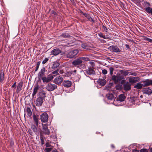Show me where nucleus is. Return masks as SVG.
Instances as JSON below:
<instances>
[{
  "label": "nucleus",
  "mask_w": 152,
  "mask_h": 152,
  "mask_svg": "<svg viewBox=\"0 0 152 152\" xmlns=\"http://www.w3.org/2000/svg\"><path fill=\"white\" fill-rule=\"evenodd\" d=\"M79 53V50L77 49H75L69 51L66 54L67 57L69 58H73L76 56Z\"/></svg>",
  "instance_id": "nucleus-1"
},
{
  "label": "nucleus",
  "mask_w": 152,
  "mask_h": 152,
  "mask_svg": "<svg viewBox=\"0 0 152 152\" xmlns=\"http://www.w3.org/2000/svg\"><path fill=\"white\" fill-rule=\"evenodd\" d=\"M111 76L112 80L115 83H118L119 81L124 78V77L123 76H121L120 74L118 75H113Z\"/></svg>",
  "instance_id": "nucleus-2"
},
{
  "label": "nucleus",
  "mask_w": 152,
  "mask_h": 152,
  "mask_svg": "<svg viewBox=\"0 0 152 152\" xmlns=\"http://www.w3.org/2000/svg\"><path fill=\"white\" fill-rule=\"evenodd\" d=\"M43 94L44 96L42 97L39 96L35 102L36 105L37 106L39 107L42 105L43 102V100L45 97V93H43Z\"/></svg>",
  "instance_id": "nucleus-3"
},
{
  "label": "nucleus",
  "mask_w": 152,
  "mask_h": 152,
  "mask_svg": "<svg viewBox=\"0 0 152 152\" xmlns=\"http://www.w3.org/2000/svg\"><path fill=\"white\" fill-rule=\"evenodd\" d=\"M48 116L46 113H43L40 116L41 121L43 123H46L48 121Z\"/></svg>",
  "instance_id": "nucleus-4"
},
{
  "label": "nucleus",
  "mask_w": 152,
  "mask_h": 152,
  "mask_svg": "<svg viewBox=\"0 0 152 152\" xmlns=\"http://www.w3.org/2000/svg\"><path fill=\"white\" fill-rule=\"evenodd\" d=\"M42 132L44 134L49 135L50 134V130L48 129L47 124H42Z\"/></svg>",
  "instance_id": "nucleus-5"
},
{
  "label": "nucleus",
  "mask_w": 152,
  "mask_h": 152,
  "mask_svg": "<svg viewBox=\"0 0 152 152\" xmlns=\"http://www.w3.org/2000/svg\"><path fill=\"white\" fill-rule=\"evenodd\" d=\"M57 86L55 84H53L49 83L46 86V89L49 91H53L57 88Z\"/></svg>",
  "instance_id": "nucleus-6"
},
{
  "label": "nucleus",
  "mask_w": 152,
  "mask_h": 152,
  "mask_svg": "<svg viewBox=\"0 0 152 152\" xmlns=\"http://www.w3.org/2000/svg\"><path fill=\"white\" fill-rule=\"evenodd\" d=\"M63 80V78L61 76H59L56 77L54 79L53 82L56 84L60 85Z\"/></svg>",
  "instance_id": "nucleus-7"
},
{
  "label": "nucleus",
  "mask_w": 152,
  "mask_h": 152,
  "mask_svg": "<svg viewBox=\"0 0 152 152\" xmlns=\"http://www.w3.org/2000/svg\"><path fill=\"white\" fill-rule=\"evenodd\" d=\"M143 83V87H145L152 85V80L148 79L144 80L141 81Z\"/></svg>",
  "instance_id": "nucleus-8"
},
{
  "label": "nucleus",
  "mask_w": 152,
  "mask_h": 152,
  "mask_svg": "<svg viewBox=\"0 0 152 152\" xmlns=\"http://www.w3.org/2000/svg\"><path fill=\"white\" fill-rule=\"evenodd\" d=\"M140 80V78L138 77H132L129 79V82L131 84L137 83Z\"/></svg>",
  "instance_id": "nucleus-9"
},
{
  "label": "nucleus",
  "mask_w": 152,
  "mask_h": 152,
  "mask_svg": "<svg viewBox=\"0 0 152 152\" xmlns=\"http://www.w3.org/2000/svg\"><path fill=\"white\" fill-rule=\"evenodd\" d=\"M45 68L43 67L39 72L38 74V78L39 80H41L42 77L45 75Z\"/></svg>",
  "instance_id": "nucleus-10"
},
{
  "label": "nucleus",
  "mask_w": 152,
  "mask_h": 152,
  "mask_svg": "<svg viewBox=\"0 0 152 152\" xmlns=\"http://www.w3.org/2000/svg\"><path fill=\"white\" fill-rule=\"evenodd\" d=\"M109 49L115 53L120 52L121 51V50L117 46H111L109 47Z\"/></svg>",
  "instance_id": "nucleus-11"
},
{
  "label": "nucleus",
  "mask_w": 152,
  "mask_h": 152,
  "mask_svg": "<svg viewBox=\"0 0 152 152\" xmlns=\"http://www.w3.org/2000/svg\"><path fill=\"white\" fill-rule=\"evenodd\" d=\"M85 73L89 75H94L95 74V71L91 68L88 67L85 71Z\"/></svg>",
  "instance_id": "nucleus-12"
},
{
  "label": "nucleus",
  "mask_w": 152,
  "mask_h": 152,
  "mask_svg": "<svg viewBox=\"0 0 152 152\" xmlns=\"http://www.w3.org/2000/svg\"><path fill=\"white\" fill-rule=\"evenodd\" d=\"M61 50L59 48H56L53 50L51 52V55L56 56L61 53Z\"/></svg>",
  "instance_id": "nucleus-13"
},
{
  "label": "nucleus",
  "mask_w": 152,
  "mask_h": 152,
  "mask_svg": "<svg viewBox=\"0 0 152 152\" xmlns=\"http://www.w3.org/2000/svg\"><path fill=\"white\" fill-rule=\"evenodd\" d=\"M80 13H81L83 15H84L90 21L92 22H94V20L91 17L90 15L89 14L84 13L82 11H81Z\"/></svg>",
  "instance_id": "nucleus-14"
},
{
  "label": "nucleus",
  "mask_w": 152,
  "mask_h": 152,
  "mask_svg": "<svg viewBox=\"0 0 152 152\" xmlns=\"http://www.w3.org/2000/svg\"><path fill=\"white\" fill-rule=\"evenodd\" d=\"M23 84V82L22 81L20 82L18 84L17 89L16 91V93H18L22 90Z\"/></svg>",
  "instance_id": "nucleus-15"
},
{
  "label": "nucleus",
  "mask_w": 152,
  "mask_h": 152,
  "mask_svg": "<svg viewBox=\"0 0 152 152\" xmlns=\"http://www.w3.org/2000/svg\"><path fill=\"white\" fill-rule=\"evenodd\" d=\"M142 91L143 93L150 95L152 93V90L149 88H145L142 89Z\"/></svg>",
  "instance_id": "nucleus-16"
},
{
  "label": "nucleus",
  "mask_w": 152,
  "mask_h": 152,
  "mask_svg": "<svg viewBox=\"0 0 152 152\" xmlns=\"http://www.w3.org/2000/svg\"><path fill=\"white\" fill-rule=\"evenodd\" d=\"M82 63V61L80 57H79L73 61L72 62V64L75 66H76Z\"/></svg>",
  "instance_id": "nucleus-17"
},
{
  "label": "nucleus",
  "mask_w": 152,
  "mask_h": 152,
  "mask_svg": "<svg viewBox=\"0 0 152 152\" xmlns=\"http://www.w3.org/2000/svg\"><path fill=\"white\" fill-rule=\"evenodd\" d=\"M72 82L69 80H64L63 83V85L65 87L68 88L70 87L72 85Z\"/></svg>",
  "instance_id": "nucleus-18"
},
{
  "label": "nucleus",
  "mask_w": 152,
  "mask_h": 152,
  "mask_svg": "<svg viewBox=\"0 0 152 152\" xmlns=\"http://www.w3.org/2000/svg\"><path fill=\"white\" fill-rule=\"evenodd\" d=\"M120 72L121 74V76H123L124 77V76H126L128 75L129 73V70H126V69H122L120 71Z\"/></svg>",
  "instance_id": "nucleus-19"
},
{
  "label": "nucleus",
  "mask_w": 152,
  "mask_h": 152,
  "mask_svg": "<svg viewBox=\"0 0 152 152\" xmlns=\"http://www.w3.org/2000/svg\"><path fill=\"white\" fill-rule=\"evenodd\" d=\"M39 88V86L38 85H37L36 86H34L33 91L32 94V96L33 97L37 93L38 90Z\"/></svg>",
  "instance_id": "nucleus-20"
},
{
  "label": "nucleus",
  "mask_w": 152,
  "mask_h": 152,
  "mask_svg": "<svg viewBox=\"0 0 152 152\" xmlns=\"http://www.w3.org/2000/svg\"><path fill=\"white\" fill-rule=\"evenodd\" d=\"M126 99V96L123 94H121L118 96L117 98L118 100L120 102L124 101Z\"/></svg>",
  "instance_id": "nucleus-21"
},
{
  "label": "nucleus",
  "mask_w": 152,
  "mask_h": 152,
  "mask_svg": "<svg viewBox=\"0 0 152 152\" xmlns=\"http://www.w3.org/2000/svg\"><path fill=\"white\" fill-rule=\"evenodd\" d=\"M4 79V72L3 70H1L0 72V83H3Z\"/></svg>",
  "instance_id": "nucleus-22"
},
{
  "label": "nucleus",
  "mask_w": 152,
  "mask_h": 152,
  "mask_svg": "<svg viewBox=\"0 0 152 152\" xmlns=\"http://www.w3.org/2000/svg\"><path fill=\"white\" fill-rule=\"evenodd\" d=\"M98 82L102 86H104L106 83V81L104 79H99L98 80Z\"/></svg>",
  "instance_id": "nucleus-23"
},
{
  "label": "nucleus",
  "mask_w": 152,
  "mask_h": 152,
  "mask_svg": "<svg viewBox=\"0 0 152 152\" xmlns=\"http://www.w3.org/2000/svg\"><path fill=\"white\" fill-rule=\"evenodd\" d=\"M37 126L33 124L31 125V128L33 132L35 133V134H37L38 133V130L37 127Z\"/></svg>",
  "instance_id": "nucleus-24"
},
{
  "label": "nucleus",
  "mask_w": 152,
  "mask_h": 152,
  "mask_svg": "<svg viewBox=\"0 0 152 152\" xmlns=\"http://www.w3.org/2000/svg\"><path fill=\"white\" fill-rule=\"evenodd\" d=\"M107 99L110 100H113L114 99V97L113 94L109 93L106 95Z\"/></svg>",
  "instance_id": "nucleus-25"
},
{
  "label": "nucleus",
  "mask_w": 152,
  "mask_h": 152,
  "mask_svg": "<svg viewBox=\"0 0 152 152\" xmlns=\"http://www.w3.org/2000/svg\"><path fill=\"white\" fill-rule=\"evenodd\" d=\"M142 84L140 82L137 83L134 86V88L137 89H140L143 87Z\"/></svg>",
  "instance_id": "nucleus-26"
},
{
  "label": "nucleus",
  "mask_w": 152,
  "mask_h": 152,
  "mask_svg": "<svg viewBox=\"0 0 152 152\" xmlns=\"http://www.w3.org/2000/svg\"><path fill=\"white\" fill-rule=\"evenodd\" d=\"M60 65V64L58 62H54L53 63L51 68L52 69H55L58 67Z\"/></svg>",
  "instance_id": "nucleus-27"
},
{
  "label": "nucleus",
  "mask_w": 152,
  "mask_h": 152,
  "mask_svg": "<svg viewBox=\"0 0 152 152\" xmlns=\"http://www.w3.org/2000/svg\"><path fill=\"white\" fill-rule=\"evenodd\" d=\"M98 34L99 37L103 39H110L109 37L104 35L101 32L98 33Z\"/></svg>",
  "instance_id": "nucleus-28"
},
{
  "label": "nucleus",
  "mask_w": 152,
  "mask_h": 152,
  "mask_svg": "<svg viewBox=\"0 0 152 152\" xmlns=\"http://www.w3.org/2000/svg\"><path fill=\"white\" fill-rule=\"evenodd\" d=\"M33 119L34 121V122L36 124V125L37 126H38V119L36 116L34 115H33Z\"/></svg>",
  "instance_id": "nucleus-29"
},
{
  "label": "nucleus",
  "mask_w": 152,
  "mask_h": 152,
  "mask_svg": "<svg viewBox=\"0 0 152 152\" xmlns=\"http://www.w3.org/2000/svg\"><path fill=\"white\" fill-rule=\"evenodd\" d=\"M81 47L87 50H89L90 49V46L86 44L83 43L82 44Z\"/></svg>",
  "instance_id": "nucleus-30"
},
{
  "label": "nucleus",
  "mask_w": 152,
  "mask_h": 152,
  "mask_svg": "<svg viewBox=\"0 0 152 152\" xmlns=\"http://www.w3.org/2000/svg\"><path fill=\"white\" fill-rule=\"evenodd\" d=\"M124 89L125 90L128 91L131 89L130 85L129 84H126L124 85Z\"/></svg>",
  "instance_id": "nucleus-31"
},
{
  "label": "nucleus",
  "mask_w": 152,
  "mask_h": 152,
  "mask_svg": "<svg viewBox=\"0 0 152 152\" xmlns=\"http://www.w3.org/2000/svg\"><path fill=\"white\" fill-rule=\"evenodd\" d=\"M145 10L148 13L151 14L152 15V8L147 7L145 8Z\"/></svg>",
  "instance_id": "nucleus-32"
},
{
  "label": "nucleus",
  "mask_w": 152,
  "mask_h": 152,
  "mask_svg": "<svg viewBox=\"0 0 152 152\" xmlns=\"http://www.w3.org/2000/svg\"><path fill=\"white\" fill-rule=\"evenodd\" d=\"M27 113L28 116H30L32 115V112L30 108L27 107Z\"/></svg>",
  "instance_id": "nucleus-33"
},
{
  "label": "nucleus",
  "mask_w": 152,
  "mask_h": 152,
  "mask_svg": "<svg viewBox=\"0 0 152 152\" xmlns=\"http://www.w3.org/2000/svg\"><path fill=\"white\" fill-rule=\"evenodd\" d=\"M41 80H42L43 83H48V77L46 76H44L42 77Z\"/></svg>",
  "instance_id": "nucleus-34"
},
{
  "label": "nucleus",
  "mask_w": 152,
  "mask_h": 152,
  "mask_svg": "<svg viewBox=\"0 0 152 152\" xmlns=\"http://www.w3.org/2000/svg\"><path fill=\"white\" fill-rule=\"evenodd\" d=\"M82 61H88L90 60L89 58L87 57H80Z\"/></svg>",
  "instance_id": "nucleus-35"
},
{
  "label": "nucleus",
  "mask_w": 152,
  "mask_h": 152,
  "mask_svg": "<svg viewBox=\"0 0 152 152\" xmlns=\"http://www.w3.org/2000/svg\"><path fill=\"white\" fill-rule=\"evenodd\" d=\"M135 98L134 97H131L129 100V102L132 103V104H135Z\"/></svg>",
  "instance_id": "nucleus-36"
},
{
  "label": "nucleus",
  "mask_w": 152,
  "mask_h": 152,
  "mask_svg": "<svg viewBox=\"0 0 152 152\" xmlns=\"http://www.w3.org/2000/svg\"><path fill=\"white\" fill-rule=\"evenodd\" d=\"M58 72H59V70L58 69H57L56 70L54 71L52 73V74H53L52 75H53L54 77L57 75H58Z\"/></svg>",
  "instance_id": "nucleus-37"
},
{
  "label": "nucleus",
  "mask_w": 152,
  "mask_h": 152,
  "mask_svg": "<svg viewBox=\"0 0 152 152\" xmlns=\"http://www.w3.org/2000/svg\"><path fill=\"white\" fill-rule=\"evenodd\" d=\"M109 69L110 70V73L111 76L113 75V72L114 70V69L112 67H109Z\"/></svg>",
  "instance_id": "nucleus-38"
},
{
  "label": "nucleus",
  "mask_w": 152,
  "mask_h": 152,
  "mask_svg": "<svg viewBox=\"0 0 152 152\" xmlns=\"http://www.w3.org/2000/svg\"><path fill=\"white\" fill-rule=\"evenodd\" d=\"M61 36L65 38H68L70 37L69 35L68 34L66 33L63 34Z\"/></svg>",
  "instance_id": "nucleus-39"
},
{
  "label": "nucleus",
  "mask_w": 152,
  "mask_h": 152,
  "mask_svg": "<svg viewBox=\"0 0 152 152\" xmlns=\"http://www.w3.org/2000/svg\"><path fill=\"white\" fill-rule=\"evenodd\" d=\"M54 78V76L53 75H49L48 76V82Z\"/></svg>",
  "instance_id": "nucleus-40"
},
{
  "label": "nucleus",
  "mask_w": 152,
  "mask_h": 152,
  "mask_svg": "<svg viewBox=\"0 0 152 152\" xmlns=\"http://www.w3.org/2000/svg\"><path fill=\"white\" fill-rule=\"evenodd\" d=\"M40 61H38L37 62V66H36V69L35 70V72H36L37 71L38 69H39L40 64Z\"/></svg>",
  "instance_id": "nucleus-41"
},
{
  "label": "nucleus",
  "mask_w": 152,
  "mask_h": 152,
  "mask_svg": "<svg viewBox=\"0 0 152 152\" xmlns=\"http://www.w3.org/2000/svg\"><path fill=\"white\" fill-rule=\"evenodd\" d=\"M53 149L52 148H45V150L46 152H50Z\"/></svg>",
  "instance_id": "nucleus-42"
},
{
  "label": "nucleus",
  "mask_w": 152,
  "mask_h": 152,
  "mask_svg": "<svg viewBox=\"0 0 152 152\" xmlns=\"http://www.w3.org/2000/svg\"><path fill=\"white\" fill-rule=\"evenodd\" d=\"M48 61V59L46 58L42 61V63L43 64H45Z\"/></svg>",
  "instance_id": "nucleus-43"
},
{
  "label": "nucleus",
  "mask_w": 152,
  "mask_h": 152,
  "mask_svg": "<svg viewBox=\"0 0 152 152\" xmlns=\"http://www.w3.org/2000/svg\"><path fill=\"white\" fill-rule=\"evenodd\" d=\"M129 73H130L129 75H132L135 76H136L137 75V73L135 72H129Z\"/></svg>",
  "instance_id": "nucleus-44"
},
{
  "label": "nucleus",
  "mask_w": 152,
  "mask_h": 152,
  "mask_svg": "<svg viewBox=\"0 0 152 152\" xmlns=\"http://www.w3.org/2000/svg\"><path fill=\"white\" fill-rule=\"evenodd\" d=\"M102 28L104 29V31L106 32H108V29L104 25H103L102 26Z\"/></svg>",
  "instance_id": "nucleus-45"
},
{
  "label": "nucleus",
  "mask_w": 152,
  "mask_h": 152,
  "mask_svg": "<svg viewBox=\"0 0 152 152\" xmlns=\"http://www.w3.org/2000/svg\"><path fill=\"white\" fill-rule=\"evenodd\" d=\"M88 63L92 67H94L95 66L94 63L93 61H89Z\"/></svg>",
  "instance_id": "nucleus-46"
},
{
  "label": "nucleus",
  "mask_w": 152,
  "mask_h": 152,
  "mask_svg": "<svg viewBox=\"0 0 152 152\" xmlns=\"http://www.w3.org/2000/svg\"><path fill=\"white\" fill-rule=\"evenodd\" d=\"M102 72L103 74L106 75L107 74V71L106 69H103L102 70Z\"/></svg>",
  "instance_id": "nucleus-47"
},
{
  "label": "nucleus",
  "mask_w": 152,
  "mask_h": 152,
  "mask_svg": "<svg viewBox=\"0 0 152 152\" xmlns=\"http://www.w3.org/2000/svg\"><path fill=\"white\" fill-rule=\"evenodd\" d=\"M144 39L147 41H148L151 43H152V39H151L146 37Z\"/></svg>",
  "instance_id": "nucleus-48"
},
{
  "label": "nucleus",
  "mask_w": 152,
  "mask_h": 152,
  "mask_svg": "<svg viewBox=\"0 0 152 152\" xmlns=\"http://www.w3.org/2000/svg\"><path fill=\"white\" fill-rule=\"evenodd\" d=\"M41 143L42 145L44 144V140L42 137H40Z\"/></svg>",
  "instance_id": "nucleus-49"
},
{
  "label": "nucleus",
  "mask_w": 152,
  "mask_h": 152,
  "mask_svg": "<svg viewBox=\"0 0 152 152\" xmlns=\"http://www.w3.org/2000/svg\"><path fill=\"white\" fill-rule=\"evenodd\" d=\"M140 152H148V151L147 149H142L140 150Z\"/></svg>",
  "instance_id": "nucleus-50"
},
{
  "label": "nucleus",
  "mask_w": 152,
  "mask_h": 152,
  "mask_svg": "<svg viewBox=\"0 0 152 152\" xmlns=\"http://www.w3.org/2000/svg\"><path fill=\"white\" fill-rule=\"evenodd\" d=\"M16 82H15L12 86V87L15 89L16 88Z\"/></svg>",
  "instance_id": "nucleus-51"
},
{
  "label": "nucleus",
  "mask_w": 152,
  "mask_h": 152,
  "mask_svg": "<svg viewBox=\"0 0 152 152\" xmlns=\"http://www.w3.org/2000/svg\"><path fill=\"white\" fill-rule=\"evenodd\" d=\"M45 145L46 147H50L51 146V145L49 142H46L45 143Z\"/></svg>",
  "instance_id": "nucleus-52"
},
{
  "label": "nucleus",
  "mask_w": 152,
  "mask_h": 152,
  "mask_svg": "<svg viewBox=\"0 0 152 152\" xmlns=\"http://www.w3.org/2000/svg\"><path fill=\"white\" fill-rule=\"evenodd\" d=\"M28 132L29 133V134L31 135H32V134H33V132H32L31 130L29 129L28 130Z\"/></svg>",
  "instance_id": "nucleus-53"
},
{
  "label": "nucleus",
  "mask_w": 152,
  "mask_h": 152,
  "mask_svg": "<svg viewBox=\"0 0 152 152\" xmlns=\"http://www.w3.org/2000/svg\"><path fill=\"white\" fill-rule=\"evenodd\" d=\"M99 41H101V42L103 43H104V42H106V41L104 39H99Z\"/></svg>",
  "instance_id": "nucleus-54"
},
{
  "label": "nucleus",
  "mask_w": 152,
  "mask_h": 152,
  "mask_svg": "<svg viewBox=\"0 0 152 152\" xmlns=\"http://www.w3.org/2000/svg\"><path fill=\"white\" fill-rule=\"evenodd\" d=\"M52 138V137L51 138ZM52 138L53 139V140L55 142L57 141V138L56 137H52Z\"/></svg>",
  "instance_id": "nucleus-55"
},
{
  "label": "nucleus",
  "mask_w": 152,
  "mask_h": 152,
  "mask_svg": "<svg viewBox=\"0 0 152 152\" xmlns=\"http://www.w3.org/2000/svg\"><path fill=\"white\" fill-rule=\"evenodd\" d=\"M10 144L12 146H13L14 145L13 142L11 140L10 142Z\"/></svg>",
  "instance_id": "nucleus-56"
},
{
  "label": "nucleus",
  "mask_w": 152,
  "mask_h": 152,
  "mask_svg": "<svg viewBox=\"0 0 152 152\" xmlns=\"http://www.w3.org/2000/svg\"><path fill=\"white\" fill-rule=\"evenodd\" d=\"M73 72H74L75 73H76V70H75L74 71H72L70 72V74H72Z\"/></svg>",
  "instance_id": "nucleus-57"
},
{
  "label": "nucleus",
  "mask_w": 152,
  "mask_h": 152,
  "mask_svg": "<svg viewBox=\"0 0 152 152\" xmlns=\"http://www.w3.org/2000/svg\"><path fill=\"white\" fill-rule=\"evenodd\" d=\"M125 46H126V48L127 49H129L130 48L129 46L128 45L126 44Z\"/></svg>",
  "instance_id": "nucleus-58"
},
{
  "label": "nucleus",
  "mask_w": 152,
  "mask_h": 152,
  "mask_svg": "<svg viewBox=\"0 0 152 152\" xmlns=\"http://www.w3.org/2000/svg\"><path fill=\"white\" fill-rule=\"evenodd\" d=\"M52 13L54 15H56V13L54 11H53Z\"/></svg>",
  "instance_id": "nucleus-59"
},
{
  "label": "nucleus",
  "mask_w": 152,
  "mask_h": 152,
  "mask_svg": "<svg viewBox=\"0 0 152 152\" xmlns=\"http://www.w3.org/2000/svg\"><path fill=\"white\" fill-rule=\"evenodd\" d=\"M52 152H58V151H57L56 150H53Z\"/></svg>",
  "instance_id": "nucleus-60"
},
{
  "label": "nucleus",
  "mask_w": 152,
  "mask_h": 152,
  "mask_svg": "<svg viewBox=\"0 0 152 152\" xmlns=\"http://www.w3.org/2000/svg\"><path fill=\"white\" fill-rule=\"evenodd\" d=\"M111 147L112 148H114V147H114V145H111Z\"/></svg>",
  "instance_id": "nucleus-61"
},
{
  "label": "nucleus",
  "mask_w": 152,
  "mask_h": 152,
  "mask_svg": "<svg viewBox=\"0 0 152 152\" xmlns=\"http://www.w3.org/2000/svg\"><path fill=\"white\" fill-rule=\"evenodd\" d=\"M150 152H152V148L150 149Z\"/></svg>",
  "instance_id": "nucleus-62"
},
{
  "label": "nucleus",
  "mask_w": 152,
  "mask_h": 152,
  "mask_svg": "<svg viewBox=\"0 0 152 152\" xmlns=\"http://www.w3.org/2000/svg\"><path fill=\"white\" fill-rule=\"evenodd\" d=\"M116 89H118L117 86H116Z\"/></svg>",
  "instance_id": "nucleus-63"
},
{
  "label": "nucleus",
  "mask_w": 152,
  "mask_h": 152,
  "mask_svg": "<svg viewBox=\"0 0 152 152\" xmlns=\"http://www.w3.org/2000/svg\"><path fill=\"white\" fill-rule=\"evenodd\" d=\"M50 143H52V142L50 141Z\"/></svg>",
  "instance_id": "nucleus-64"
}]
</instances>
